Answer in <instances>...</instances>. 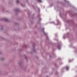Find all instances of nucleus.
<instances>
[{
    "label": "nucleus",
    "instance_id": "nucleus-1",
    "mask_svg": "<svg viewBox=\"0 0 77 77\" xmlns=\"http://www.w3.org/2000/svg\"><path fill=\"white\" fill-rule=\"evenodd\" d=\"M4 20L5 21H8V20L6 19H5Z\"/></svg>",
    "mask_w": 77,
    "mask_h": 77
},
{
    "label": "nucleus",
    "instance_id": "nucleus-2",
    "mask_svg": "<svg viewBox=\"0 0 77 77\" xmlns=\"http://www.w3.org/2000/svg\"><path fill=\"white\" fill-rule=\"evenodd\" d=\"M38 2H42V1L41 0H38Z\"/></svg>",
    "mask_w": 77,
    "mask_h": 77
},
{
    "label": "nucleus",
    "instance_id": "nucleus-3",
    "mask_svg": "<svg viewBox=\"0 0 77 77\" xmlns=\"http://www.w3.org/2000/svg\"><path fill=\"white\" fill-rule=\"evenodd\" d=\"M69 69L68 67H66V70H68Z\"/></svg>",
    "mask_w": 77,
    "mask_h": 77
},
{
    "label": "nucleus",
    "instance_id": "nucleus-4",
    "mask_svg": "<svg viewBox=\"0 0 77 77\" xmlns=\"http://www.w3.org/2000/svg\"><path fill=\"white\" fill-rule=\"evenodd\" d=\"M18 1H17V3H18Z\"/></svg>",
    "mask_w": 77,
    "mask_h": 77
}]
</instances>
